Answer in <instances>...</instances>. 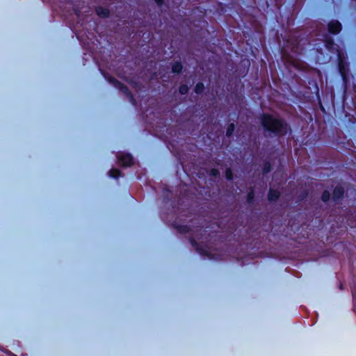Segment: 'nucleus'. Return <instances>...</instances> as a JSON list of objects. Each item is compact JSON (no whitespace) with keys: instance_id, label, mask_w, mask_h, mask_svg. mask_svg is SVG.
I'll use <instances>...</instances> for the list:
<instances>
[{"instance_id":"obj_14","label":"nucleus","mask_w":356,"mask_h":356,"mask_svg":"<svg viewBox=\"0 0 356 356\" xmlns=\"http://www.w3.org/2000/svg\"><path fill=\"white\" fill-rule=\"evenodd\" d=\"M155 1H156L158 4H161V3L163 2V0H155Z\"/></svg>"},{"instance_id":"obj_2","label":"nucleus","mask_w":356,"mask_h":356,"mask_svg":"<svg viewBox=\"0 0 356 356\" xmlns=\"http://www.w3.org/2000/svg\"><path fill=\"white\" fill-rule=\"evenodd\" d=\"M118 162L124 166H129L133 163V158L129 154L121 153L118 156Z\"/></svg>"},{"instance_id":"obj_3","label":"nucleus","mask_w":356,"mask_h":356,"mask_svg":"<svg viewBox=\"0 0 356 356\" xmlns=\"http://www.w3.org/2000/svg\"><path fill=\"white\" fill-rule=\"evenodd\" d=\"M328 29L331 33L336 34L340 32L341 25L338 21H333L329 23Z\"/></svg>"},{"instance_id":"obj_4","label":"nucleus","mask_w":356,"mask_h":356,"mask_svg":"<svg viewBox=\"0 0 356 356\" xmlns=\"http://www.w3.org/2000/svg\"><path fill=\"white\" fill-rule=\"evenodd\" d=\"M343 188L341 186H337L334 190L333 198L336 201L341 198L343 195Z\"/></svg>"},{"instance_id":"obj_5","label":"nucleus","mask_w":356,"mask_h":356,"mask_svg":"<svg viewBox=\"0 0 356 356\" xmlns=\"http://www.w3.org/2000/svg\"><path fill=\"white\" fill-rule=\"evenodd\" d=\"M280 196V192L276 191V190H273V189H270L269 191V193H268V199L270 201H274L275 200H277Z\"/></svg>"},{"instance_id":"obj_6","label":"nucleus","mask_w":356,"mask_h":356,"mask_svg":"<svg viewBox=\"0 0 356 356\" xmlns=\"http://www.w3.org/2000/svg\"><path fill=\"white\" fill-rule=\"evenodd\" d=\"M172 70L175 73H179L182 70V65L179 63H176L172 65Z\"/></svg>"},{"instance_id":"obj_10","label":"nucleus","mask_w":356,"mask_h":356,"mask_svg":"<svg viewBox=\"0 0 356 356\" xmlns=\"http://www.w3.org/2000/svg\"><path fill=\"white\" fill-rule=\"evenodd\" d=\"M330 199V193L328 191H324L322 195V200L324 202H327Z\"/></svg>"},{"instance_id":"obj_13","label":"nucleus","mask_w":356,"mask_h":356,"mask_svg":"<svg viewBox=\"0 0 356 356\" xmlns=\"http://www.w3.org/2000/svg\"><path fill=\"white\" fill-rule=\"evenodd\" d=\"M226 177L228 179H232L231 170H227L226 172Z\"/></svg>"},{"instance_id":"obj_7","label":"nucleus","mask_w":356,"mask_h":356,"mask_svg":"<svg viewBox=\"0 0 356 356\" xmlns=\"http://www.w3.org/2000/svg\"><path fill=\"white\" fill-rule=\"evenodd\" d=\"M109 176L117 179L120 176V172L117 169H112L109 171Z\"/></svg>"},{"instance_id":"obj_8","label":"nucleus","mask_w":356,"mask_h":356,"mask_svg":"<svg viewBox=\"0 0 356 356\" xmlns=\"http://www.w3.org/2000/svg\"><path fill=\"white\" fill-rule=\"evenodd\" d=\"M97 13L99 16L106 17L108 15V10L107 9L99 8L97 9Z\"/></svg>"},{"instance_id":"obj_11","label":"nucleus","mask_w":356,"mask_h":356,"mask_svg":"<svg viewBox=\"0 0 356 356\" xmlns=\"http://www.w3.org/2000/svg\"><path fill=\"white\" fill-rule=\"evenodd\" d=\"M188 92V87L186 86H180L179 88V92L182 95H184L186 93H187Z\"/></svg>"},{"instance_id":"obj_12","label":"nucleus","mask_w":356,"mask_h":356,"mask_svg":"<svg viewBox=\"0 0 356 356\" xmlns=\"http://www.w3.org/2000/svg\"><path fill=\"white\" fill-rule=\"evenodd\" d=\"M234 129V124H231L227 130V136H230Z\"/></svg>"},{"instance_id":"obj_15","label":"nucleus","mask_w":356,"mask_h":356,"mask_svg":"<svg viewBox=\"0 0 356 356\" xmlns=\"http://www.w3.org/2000/svg\"><path fill=\"white\" fill-rule=\"evenodd\" d=\"M321 108L322 111L325 112V109H324L323 106L321 104Z\"/></svg>"},{"instance_id":"obj_9","label":"nucleus","mask_w":356,"mask_h":356,"mask_svg":"<svg viewBox=\"0 0 356 356\" xmlns=\"http://www.w3.org/2000/svg\"><path fill=\"white\" fill-rule=\"evenodd\" d=\"M204 86L203 83H199L195 86V91L197 94H200V93L202 92V91L204 90Z\"/></svg>"},{"instance_id":"obj_1","label":"nucleus","mask_w":356,"mask_h":356,"mask_svg":"<svg viewBox=\"0 0 356 356\" xmlns=\"http://www.w3.org/2000/svg\"><path fill=\"white\" fill-rule=\"evenodd\" d=\"M264 127L270 131L278 135H283L287 132V124L280 119L275 118L269 115H264L261 119Z\"/></svg>"}]
</instances>
